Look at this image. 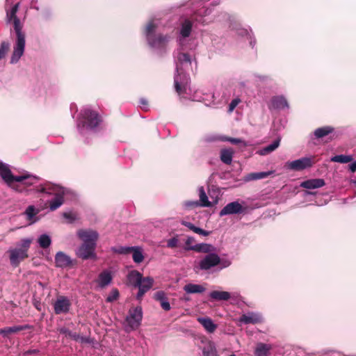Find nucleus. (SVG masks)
Masks as SVG:
<instances>
[{
    "label": "nucleus",
    "instance_id": "obj_1",
    "mask_svg": "<svg viewBox=\"0 0 356 356\" xmlns=\"http://www.w3.org/2000/svg\"><path fill=\"white\" fill-rule=\"evenodd\" d=\"M219 3L220 0H197L192 3L191 19H182L177 30V40L182 49H193L196 47L192 37L193 22L202 25L211 22L212 19L207 17Z\"/></svg>",
    "mask_w": 356,
    "mask_h": 356
},
{
    "label": "nucleus",
    "instance_id": "obj_2",
    "mask_svg": "<svg viewBox=\"0 0 356 356\" xmlns=\"http://www.w3.org/2000/svg\"><path fill=\"white\" fill-rule=\"evenodd\" d=\"M19 3H16L10 10H6V21L8 23H13V29L16 33V40L13 46V51L10 57V63L16 64L23 56L25 50V33L22 31L23 24L17 16Z\"/></svg>",
    "mask_w": 356,
    "mask_h": 356
},
{
    "label": "nucleus",
    "instance_id": "obj_3",
    "mask_svg": "<svg viewBox=\"0 0 356 356\" xmlns=\"http://www.w3.org/2000/svg\"><path fill=\"white\" fill-rule=\"evenodd\" d=\"M176 74L174 77L175 88L178 95L183 98H188L186 95L190 90V78L184 71L191 65V59L186 53L178 52L176 56Z\"/></svg>",
    "mask_w": 356,
    "mask_h": 356
},
{
    "label": "nucleus",
    "instance_id": "obj_4",
    "mask_svg": "<svg viewBox=\"0 0 356 356\" xmlns=\"http://www.w3.org/2000/svg\"><path fill=\"white\" fill-rule=\"evenodd\" d=\"M232 261L229 259H221L216 253L204 254L198 261H195L193 269L197 273H211L220 271L229 267Z\"/></svg>",
    "mask_w": 356,
    "mask_h": 356
},
{
    "label": "nucleus",
    "instance_id": "obj_5",
    "mask_svg": "<svg viewBox=\"0 0 356 356\" xmlns=\"http://www.w3.org/2000/svg\"><path fill=\"white\" fill-rule=\"evenodd\" d=\"M160 25V20L154 18L149 21L144 29V35L147 44L151 48L154 49L164 48L170 40L168 35L158 33Z\"/></svg>",
    "mask_w": 356,
    "mask_h": 356
},
{
    "label": "nucleus",
    "instance_id": "obj_6",
    "mask_svg": "<svg viewBox=\"0 0 356 356\" xmlns=\"http://www.w3.org/2000/svg\"><path fill=\"white\" fill-rule=\"evenodd\" d=\"M102 122V117L97 111L89 106H86L80 111L77 120V129L81 134L84 135L88 131H96Z\"/></svg>",
    "mask_w": 356,
    "mask_h": 356
},
{
    "label": "nucleus",
    "instance_id": "obj_7",
    "mask_svg": "<svg viewBox=\"0 0 356 356\" xmlns=\"http://www.w3.org/2000/svg\"><path fill=\"white\" fill-rule=\"evenodd\" d=\"M39 191L54 195V199L49 201V207L51 211H54L59 208L63 203V196L65 195L67 190L59 186L47 184L40 186L38 189Z\"/></svg>",
    "mask_w": 356,
    "mask_h": 356
},
{
    "label": "nucleus",
    "instance_id": "obj_8",
    "mask_svg": "<svg viewBox=\"0 0 356 356\" xmlns=\"http://www.w3.org/2000/svg\"><path fill=\"white\" fill-rule=\"evenodd\" d=\"M143 319V311L141 307H136L129 310L125 318L124 330L127 332H131L137 330Z\"/></svg>",
    "mask_w": 356,
    "mask_h": 356
},
{
    "label": "nucleus",
    "instance_id": "obj_9",
    "mask_svg": "<svg viewBox=\"0 0 356 356\" xmlns=\"http://www.w3.org/2000/svg\"><path fill=\"white\" fill-rule=\"evenodd\" d=\"M0 177L8 186L15 191L22 192L23 189L15 184V181H19L20 178L13 175L10 165L7 163L0 162Z\"/></svg>",
    "mask_w": 356,
    "mask_h": 356
},
{
    "label": "nucleus",
    "instance_id": "obj_10",
    "mask_svg": "<svg viewBox=\"0 0 356 356\" xmlns=\"http://www.w3.org/2000/svg\"><path fill=\"white\" fill-rule=\"evenodd\" d=\"M314 163L315 161L314 156H306L292 161H288L286 163L285 166L287 169L291 170L302 171L312 168Z\"/></svg>",
    "mask_w": 356,
    "mask_h": 356
},
{
    "label": "nucleus",
    "instance_id": "obj_11",
    "mask_svg": "<svg viewBox=\"0 0 356 356\" xmlns=\"http://www.w3.org/2000/svg\"><path fill=\"white\" fill-rule=\"evenodd\" d=\"M17 177H19L20 180L15 181V184L18 185L19 188L23 189L22 193L26 191L27 187L35 185L39 181V178L38 177L28 172L17 175Z\"/></svg>",
    "mask_w": 356,
    "mask_h": 356
},
{
    "label": "nucleus",
    "instance_id": "obj_12",
    "mask_svg": "<svg viewBox=\"0 0 356 356\" xmlns=\"http://www.w3.org/2000/svg\"><path fill=\"white\" fill-rule=\"evenodd\" d=\"M96 245L82 243L76 250V254L78 257L86 260L89 259H95L96 254L95 252Z\"/></svg>",
    "mask_w": 356,
    "mask_h": 356
},
{
    "label": "nucleus",
    "instance_id": "obj_13",
    "mask_svg": "<svg viewBox=\"0 0 356 356\" xmlns=\"http://www.w3.org/2000/svg\"><path fill=\"white\" fill-rule=\"evenodd\" d=\"M246 208L243 207L238 201L232 202L225 205L220 211L219 216L241 214L245 213Z\"/></svg>",
    "mask_w": 356,
    "mask_h": 356
},
{
    "label": "nucleus",
    "instance_id": "obj_14",
    "mask_svg": "<svg viewBox=\"0 0 356 356\" xmlns=\"http://www.w3.org/2000/svg\"><path fill=\"white\" fill-rule=\"evenodd\" d=\"M77 236L83 243H90L94 245H97V241L99 238L98 232L91 229H80L77 232Z\"/></svg>",
    "mask_w": 356,
    "mask_h": 356
},
{
    "label": "nucleus",
    "instance_id": "obj_15",
    "mask_svg": "<svg viewBox=\"0 0 356 356\" xmlns=\"http://www.w3.org/2000/svg\"><path fill=\"white\" fill-rule=\"evenodd\" d=\"M70 307V299L66 296H60L54 304V312L56 314H67L69 312Z\"/></svg>",
    "mask_w": 356,
    "mask_h": 356
},
{
    "label": "nucleus",
    "instance_id": "obj_16",
    "mask_svg": "<svg viewBox=\"0 0 356 356\" xmlns=\"http://www.w3.org/2000/svg\"><path fill=\"white\" fill-rule=\"evenodd\" d=\"M241 324H257L263 322V316L259 312H248L243 314L238 320Z\"/></svg>",
    "mask_w": 356,
    "mask_h": 356
},
{
    "label": "nucleus",
    "instance_id": "obj_17",
    "mask_svg": "<svg viewBox=\"0 0 356 356\" xmlns=\"http://www.w3.org/2000/svg\"><path fill=\"white\" fill-rule=\"evenodd\" d=\"M9 258L12 266H17L19 264L28 257V253L25 250L19 248H11L8 250Z\"/></svg>",
    "mask_w": 356,
    "mask_h": 356
},
{
    "label": "nucleus",
    "instance_id": "obj_18",
    "mask_svg": "<svg viewBox=\"0 0 356 356\" xmlns=\"http://www.w3.org/2000/svg\"><path fill=\"white\" fill-rule=\"evenodd\" d=\"M55 266L60 268H67L74 265V260L63 252L59 251L55 255Z\"/></svg>",
    "mask_w": 356,
    "mask_h": 356
},
{
    "label": "nucleus",
    "instance_id": "obj_19",
    "mask_svg": "<svg viewBox=\"0 0 356 356\" xmlns=\"http://www.w3.org/2000/svg\"><path fill=\"white\" fill-rule=\"evenodd\" d=\"M154 280L150 277H143L140 283L136 286L138 288V292L136 298L140 300L144 294L147 292L153 286Z\"/></svg>",
    "mask_w": 356,
    "mask_h": 356
},
{
    "label": "nucleus",
    "instance_id": "obj_20",
    "mask_svg": "<svg viewBox=\"0 0 356 356\" xmlns=\"http://www.w3.org/2000/svg\"><path fill=\"white\" fill-rule=\"evenodd\" d=\"M184 249L186 250H193L206 254L214 253L216 250V248L213 245L205 243H197L193 246L185 247Z\"/></svg>",
    "mask_w": 356,
    "mask_h": 356
},
{
    "label": "nucleus",
    "instance_id": "obj_21",
    "mask_svg": "<svg viewBox=\"0 0 356 356\" xmlns=\"http://www.w3.org/2000/svg\"><path fill=\"white\" fill-rule=\"evenodd\" d=\"M113 280V276L111 271L104 270L99 273L96 282L100 289H104L108 286Z\"/></svg>",
    "mask_w": 356,
    "mask_h": 356
},
{
    "label": "nucleus",
    "instance_id": "obj_22",
    "mask_svg": "<svg viewBox=\"0 0 356 356\" xmlns=\"http://www.w3.org/2000/svg\"><path fill=\"white\" fill-rule=\"evenodd\" d=\"M325 185V182L323 179L316 178L310 179L304 181L300 183V187L307 189H316L319 188Z\"/></svg>",
    "mask_w": 356,
    "mask_h": 356
},
{
    "label": "nucleus",
    "instance_id": "obj_23",
    "mask_svg": "<svg viewBox=\"0 0 356 356\" xmlns=\"http://www.w3.org/2000/svg\"><path fill=\"white\" fill-rule=\"evenodd\" d=\"M284 108H289V104L284 96H275L271 99L269 108L283 109Z\"/></svg>",
    "mask_w": 356,
    "mask_h": 356
},
{
    "label": "nucleus",
    "instance_id": "obj_24",
    "mask_svg": "<svg viewBox=\"0 0 356 356\" xmlns=\"http://www.w3.org/2000/svg\"><path fill=\"white\" fill-rule=\"evenodd\" d=\"M197 321L208 333H213L217 328V325L209 317H198Z\"/></svg>",
    "mask_w": 356,
    "mask_h": 356
},
{
    "label": "nucleus",
    "instance_id": "obj_25",
    "mask_svg": "<svg viewBox=\"0 0 356 356\" xmlns=\"http://www.w3.org/2000/svg\"><path fill=\"white\" fill-rule=\"evenodd\" d=\"M274 173L273 170H270L267 172H252L250 174H248L245 178L244 180L245 181H250L253 180H258V179H262L268 177V176L273 175Z\"/></svg>",
    "mask_w": 356,
    "mask_h": 356
},
{
    "label": "nucleus",
    "instance_id": "obj_26",
    "mask_svg": "<svg viewBox=\"0 0 356 356\" xmlns=\"http://www.w3.org/2000/svg\"><path fill=\"white\" fill-rule=\"evenodd\" d=\"M30 327L28 325H15L13 327H7L3 329H0V334L4 337H8L9 334H15L18 332L29 329Z\"/></svg>",
    "mask_w": 356,
    "mask_h": 356
},
{
    "label": "nucleus",
    "instance_id": "obj_27",
    "mask_svg": "<svg viewBox=\"0 0 356 356\" xmlns=\"http://www.w3.org/2000/svg\"><path fill=\"white\" fill-rule=\"evenodd\" d=\"M184 291L186 293H202L206 291V288L201 284L189 283L184 286Z\"/></svg>",
    "mask_w": 356,
    "mask_h": 356
},
{
    "label": "nucleus",
    "instance_id": "obj_28",
    "mask_svg": "<svg viewBox=\"0 0 356 356\" xmlns=\"http://www.w3.org/2000/svg\"><path fill=\"white\" fill-rule=\"evenodd\" d=\"M38 213V209L33 205H30L26 209L24 214L26 216V219L31 222V224H33L37 221L35 216Z\"/></svg>",
    "mask_w": 356,
    "mask_h": 356
},
{
    "label": "nucleus",
    "instance_id": "obj_29",
    "mask_svg": "<svg viewBox=\"0 0 356 356\" xmlns=\"http://www.w3.org/2000/svg\"><path fill=\"white\" fill-rule=\"evenodd\" d=\"M142 278V275L137 270H131L127 275L129 283L135 287L138 285Z\"/></svg>",
    "mask_w": 356,
    "mask_h": 356
},
{
    "label": "nucleus",
    "instance_id": "obj_30",
    "mask_svg": "<svg viewBox=\"0 0 356 356\" xmlns=\"http://www.w3.org/2000/svg\"><path fill=\"white\" fill-rule=\"evenodd\" d=\"M209 297L214 300H228L231 294L227 291H213L209 293Z\"/></svg>",
    "mask_w": 356,
    "mask_h": 356
},
{
    "label": "nucleus",
    "instance_id": "obj_31",
    "mask_svg": "<svg viewBox=\"0 0 356 356\" xmlns=\"http://www.w3.org/2000/svg\"><path fill=\"white\" fill-rule=\"evenodd\" d=\"M234 155V151L232 149H222L220 151V160L222 163L229 165L232 163Z\"/></svg>",
    "mask_w": 356,
    "mask_h": 356
},
{
    "label": "nucleus",
    "instance_id": "obj_32",
    "mask_svg": "<svg viewBox=\"0 0 356 356\" xmlns=\"http://www.w3.org/2000/svg\"><path fill=\"white\" fill-rule=\"evenodd\" d=\"M270 349V345L259 343L257 344L254 351L255 356H268Z\"/></svg>",
    "mask_w": 356,
    "mask_h": 356
},
{
    "label": "nucleus",
    "instance_id": "obj_33",
    "mask_svg": "<svg viewBox=\"0 0 356 356\" xmlns=\"http://www.w3.org/2000/svg\"><path fill=\"white\" fill-rule=\"evenodd\" d=\"M200 201L199 204L200 207H210L212 206L211 202L209 200L208 197L205 193L204 188L203 186H200L198 188Z\"/></svg>",
    "mask_w": 356,
    "mask_h": 356
},
{
    "label": "nucleus",
    "instance_id": "obj_34",
    "mask_svg": "<svg viewBox=\"0 0 356 356\" xmlns=\"http://www.w3.org/2000/svg\"><path fill=\"white\" fill-rule=\"evenodd\" d=\"M181 225L186 226L190 230H191L193 232H195L196 234H198L200 235H202V236H209L210 234V232L204 230V229H202L200 227H197L195 226L193 223H191L190 222H187V221L183 220L181 222Z\"/></svg>",
    "mask_w": 356,
    "mask_h": 356
},
{
    "label": "nucleus",
    "instance_id": "obj_35",
    "mask_svg": "<svg viewBox=\"0 0 356 356\" xmlns=\"http://www.w3.org/2000/svg\"><path fill=\"white\" fill-rule=\"evenodd\" d=\"M280 139H276L271 144L264 147L261 150H259L260 155H266L268 154L274 150H275L280 145Z\"/></svg>",
    "mask_w": 356,
    "mask_h": 356
},
{
    "label": "nucleus",
    "instance_id": "obj_36",
    "mask_svg": "<svg viewBox=\"0 0 356 356\" xmlns=\"http://www.w3.org/2000/svg\"><path fill=\"white\" fill-rule=\"evenodd\" d=\"M333 131V128L331 127H323L316 129L314 131V136L317 138H321Z\"/></svg>",
    "mask_w": 356,
    "mask_h": 356
},
{
    "label": "nucleus",
    "instance_id": "obj_37",
    "mask_svg": "<svg viewBox=\"0 0 356 356\" xmlns=\"http://www.w3.org/2000/svg\"><path fill=\"white\" fill-rule=\"evenodd\" d=\"M353 156L351 155H336L330 159L332 162H337L340 163H347L353 161Z\"/></svg>",
    "mask_w": 356,
    "mask_h": 356
},
{
    "label": "nucleus",
    "instance_id": "obj_38",
    "mask_svg": "<svg viewBox=\"0 0 356 356\" xmlns=\"http://www.w3.org/2000/svg\"><path fill=\"white\" fill-rule=\"evenodd\" d=\"M38 243L42 248H47L51 243V239L49 235L43 234L38 237Z\"/></svg>",
    "mask_w": 356,
    "mask_h": 356
},
{
    "label": "nucleus",
    "instance_id": "obj_39",
    "mask_svg": "<svg viewBox=\"0 0 356 356\" xmlns=\"http://www.w3.org/2000/svg\"><path fill=\"white\" fill-rule=\"evenodd\" d=\"M131 252H133L132 257L134 262L140 264L143 261L144 256L140 248L133 247Z\"/></svg>",
    "mask_w": 356,
    "mask_h": 356
},
{
    "label": "nucleus",
    "instance_id": "obj_40",
    "mask_svg": "<svg viewBox=\"0 0 356 356\" xmlns=\"http://www.w3.org/2000/svg\"><path fill=\"white\" fill-rule=\"evenodd\" d=\"M220 139L222 141H228V142L231 143L232 144L239 145L242 147H246V146L249 145V144L247 142H245L240 138L222 136V137H221Z\"/></svg>",
    "mask_w": 356,
    "mask_h": 356
},
{
    "label": "nucleus",
    "instance_id": "obj_41",
    "mask_svg": "<svg viewBox=\"0 0 356 356\" xmlns=\"http://www.w3.org/2000/svg\"><path fill=\"white\" fill-rule=\"evenodd\" d=\"M132 249L133 247L119 246L112 248V251L115 253L126 254L131 252Z\"/></svg>",
    "mask_w": 356,
    "mask_h": 356
},
{
    "label": "nucleus",
    "instance_id": "obj_42",
    "mask_svg": "<svg viewBox=\"0 0 356 356\" xmlns=\"http://www.w3.org/2000/svg\"><path fill=\"white\" fill-rule=\"evenodd\" d=\"M59 332H60V334H65V337H68L74 339V341H76V338H78V334H76V332H72V331H70L67 328L61 327V328L59 329Z\"/></svg>",
    "mask_w": 356,
    "mask_h": 356
},
{
    "label": "nucleus",
    "instance_id": "obj_43",
    "mask_svg": "<svg viewBox=\"0 0 356 356\" xmlns=\"http://www.w3.org/2000/svg\"><path fill=\"white\" fill-rule=\"evenodd\" d=\"M204 356H216V349L215 346L210 344L207 348L203 349Z\"/></svg>",
    "mask_w": 356,
    "mask_h": 356
},
{
    "label": "nucleus",
    "instance_id": "obj_44",
    "mask_svg": "<svg viewBox=\"0 0 356 356\" xmlns=\"http://www.w3.org/2000/svg\"><path fill=\"white\" fill-rule=\"evenodd\" d=\"M119 297V291L117 289H113L110 293V294L106 298V301L108 302H112L116 300Z\"/></svg>",
    "mask_w": 356,
    "mask_h": 356
},
{
    "label": "nucleus",
    "instance_id": "obj_45",
    "mask_svg": "<svg viewBox=\"0 0 356 356\" xmlns=\"http://www.w3.org/2000/svg\"><path fill=\"white\" fill-rule=\"evenodd\" d=\"M179 239L177 236L172 237L168 240L167 247L169 248H175L178 246Z\"/></svg>",
    "mask_w": 356,
    "mask_h": 356
},
{
    "label": "nucleus",
    "instance_id": "obj_46",
    "mask_svg": "<svg viewBox=\"0 0 356 356\" xmlns=\"http://www.w3.org/2000/svg\"><path fill=\"white\" fill-rule=\"evenodd\" d=\"M31 241L30 239L24 238V239L21 241L19 247H18V248L22 249V250H25L26 252L27 253L28 250H29V246H30V244H31Z\"/></svg>",
    "mask_w": 356,
    "mask_h": 356
},
{
    "label": "nucleus",
    "instance_id": "obj_47",
    "mask_svg": "<svg viewBox=\"0 0 356 356\" xmlns=\"http://www.w3.org/2000/svg\"><path fill=\"white\" fill-rule=\"evenodd\" d=\"M155 299L156 300L159 301L161 304V302H163L168 300L165 293L162 291H158L155 293Z\"/></svg>",
    "mask_w": 356,
    "mask_h": 356
},
{
    "label": "nucleus",
    "instance_id": "obj_48",
    "mask_svg": "<svg viewBox=\"0 0 356 356\" xmlns=\"http://www.w3.org/2000/svg\"><path fill=\"white\" fill-rule=\"evenodd\" d=\"M9 48V44L7 42H2L0 46V59L3 58Z\"/></svg>",
    "mask_w": 356,
    "mask_h": 356
},
{
    "label": "nucleus",
    "instance_id": "obj_49",
    "mask_svg": "<svg viewBox=\"0 0 356 356\" xmlns=\"http://www.w3.org/2000/svg\"><path fill=\"white\" fill-rule=\"evenodd\" d=\"M76 341H79L81 343H88L90 344L93 342V340L88 337H83L78 334V338H76Z\"/></svg>",
    "mask_w": 356,
    "mask_h": 356
},
{
    "label": "nucleus",
    "instance_id": "obj_50",
    "mask_svg": "<svg viewBox=\"0 0 356 356\" xmlns=\"http://www.w3.org/2000/svg\"><path fill=\"white\" fill-rule=\"evenodd\" d=\"M240 102L241 99L239 98H235L232 99L230 104H229L228 112L232 113Z\"/></svg>",
    "mask_w": 356,
    "mask_h": 356
},
{
    "label": "nucleus",
    "instance_id": "obj_51",
    "mask_svg": "<svg viewBox=\"0 0 356 356\" xmlns=\"http://www.w3.org/2000/svg\"><path fill=\"white\" fill-rule=\"evenodd\" d=\"M184 206L186 208H195L197 207H200V204H199V202L195 201H186L184 203Z\"/></svg>",
    "mask_w": 356,
    "mask_h": 356
},
{
    "label": "nucleus",
    "instance_id": "obj_52",
    "mask_svg": "<svg viewBox=\"0 0 356 356\" xmlns=\"http://www.w3.org/2000/svg\"><path fill=\"white\" fill-rule=\"evenodd\" d=\"M195 238L193 237V236H188L186 240V242H185V245L186 246L185 247H188V246H193L195 244H193L195 243Z\"/></svg>",
    "mask_w": 356,
    "mask_h": 356
},
{
    "label": "nucleus",
    "instance_id": "obj_53",
    "mask_svg": "<svg viewBox=\"0 0 356 356\" xmlns=\"http://www.w3.org/2000/svg\"><path fill=\"white\" fill-rule=\"evenodd\" d=\"M240 34H241V35H243V34L247 35H248V39L250 40V45H251L252 47H254V44H255V41H254V40L253 41V40H252V38H251V36L248 34V31H247V30H245V29H243V30H241V31Z\"/></svg>",
    "mask_w": 356,
    "mask_h": 356
},
{
    "label": "nucleus",
    "instance_id": "obj_54",
    "mask_svg": "<svg viewBox=\"0 0 356 356\" xmlns=\"http://www.w3.org/2000/svg\"><path fill=\"white\" fill-rule=\"evenodd\" d=\"M161 306L165 311H169L171 309L170 302L168 300L161 302Z\"/></svg>",
    "mask_w": 356,
    "mask_h": 356
},
{
    "label": "nucleus",
    "instance_id": "obj_55",
    "mask_svg": "<svg viewBox=\"0 0 356 356\" xmlns=\"http://www.w3.org/2000/svg\"><path fill=\"white\" fill-rule=\"evenodd\" d=\"M63 217L69 220L70 222H72L75 219L74 214L72 213H64Z\"/></svg>",
    "mask_w": 356,
    "mask_h": 356
},
{
    "label": "nucleus",
    "instance_id": "obj_56",
    "mask_svg": "<svg viewBox=\"0 0 356 356\" xmlns=\"http://www.w3.org/2000/svg\"><path fill=\"white\" fill-rule=\"evenodd\" d=\"M349 170L352 172H354L356 171V161L355 162H353L352 163H350L349 165Z\"/></svg>",
    "mask_w": 356,
    "mask_h": 356
},
{
    "label": "nucleus",
    "instance_id": "obj_57",
    "mask_svg": "<svg viewBox=\"0 0 356 356\" xmlns=\"http://www.w3.org/2000/svg\"><path fill=\"white\" fill-rule=\"evenodd\" d=\"M140 104L142 105V106H146L147 104V102L146 99H140Z\"/></svg>",
    "mask_w": 356,
    "mask_h": 356
},
{
    "label": "nucleus",
    "instance_id": "obj_58",
    "mask_svg": "<svg viewBox=\"0 0 356 356\" xmlns=\"http://www.w3.org/2000/svg\"><path fill=\"white\" fill-rule=\"evenodd\" d=\"M37 352H38V350H29V351L27 352V353L33 354V353H37Z\"/></svg>",
    "mask_w": 356,
    "mask_h": 356
},
{
    "label": "nucleus",
    "instance_id": "obj_59",
    "mask_svg": "<svg viewBox=\"0 0 356 356\" xmlns=\"http://www.w3.org/2000/svg\"><path fill=\"white\" fill-rule=\"evenodd\" d=\"M229 356H236L234 354H232Z\"/></svg>",
    "mask_w": 356,
    "mask_h": 356
},
{
    "label": "nucleus",
    "instance_id": "obj_60",
    "mask_svg": "<svg viewBox=\"0 0 356 356\" xmlns=\"http://www.w3.org/2000/svg\"><path fill=\"white\" fill-rule=\"evenodd\" d=\"M6 1H7L8 2H9V1H12L13 0H6Z\"/></svg>",
    "mask_w": 356,
    "mask_h": 356
}]
</instances>
